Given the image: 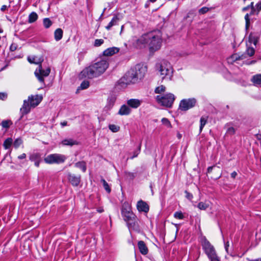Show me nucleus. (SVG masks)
Returning a JSON list of instances; mask_svg holds the SVG:
<instances>
[{
	"label": "nucleus",
	"mask_w": 261,
	"mask_h": 261,
	"mask_svg": "<svg viewBox=\"0 0 261 261\" xmlns=\"http://www.w3.org/2000/svg\"><path fill=\"white\" fill-rule=\"evenodd\" d=\"M161 44L162 34L159 31L144 34L136 41L138 47L142 48L148 45L151 51H155L159 49Z\"/></svg>",
	"instance_id": "1"
},
{
	"label": "nucleus",
	"mask_w": 261,
	"mask_h": 261,
	"mask_svg": "<svg viewBox=\"0 0 261 261\" xmlns=\"http://www.w3.org/2000/svg\"><path fill=\"white\" fill-rule=\"evenodd\" d=\"M109 67V63L106 60H101L83 69L81 73L82 78L93 79L103 74Z\"/></svg>",
	"instance_id": "2"
},
{
	"label": "nucleus",
	"mask_w": 261,
	"mask_h": 261,
	"mask_svg": "<svg viewBox=\"0 0 261 261\" xmlns=\"http://www.w3.org/2000/svg\"><path fill=\"white\" fill-rule=\"evenodd\" d=\"M158 74L162 80L170 81L173 74V68L167 61H163L157 65Z\"/></svg>",
	"instance_id": "3"
},
{
	"label": "nucleus",
	"mask_w": 261,
	"mask_h": 261,
	"mask_svg": "<svg viewBox=\"0 0 261 261\" xmlns=\"http://www.w3.org/2000/svg\"><path fill=\"white\" fill-rule=\"evenodd\" d=\"M43 97L41 95H35L29 96L28 100H24L23 105L20 110L23 114L28 113L32 108L37 106L42 101Z\"/></svg>",
	"instance_id": "4"
},
{
	"label": "nucleus",
	"mask_w": 261,
	"mask_h": 261,
	"mask_svg": "<svg viewBox=\"0 0 261 261\" xmlns=\"http://www.w3.org/2000/svg\"><path fill=\"white\" fill-rule=\"evenodd\" d=\"M121 214L129 227H134L136 224V218L131 210L130 205L127 202L122 205Z\"/></svg>",
	"instance_id": "5"
},
{
	"label": "nucleus",
	"mask_w": 261,
	"mask_h": 261,
	"mask_svg": "<svg viewBox=\"0 0 261 261\" xmlns=\"http://www.w3.org/2000/svg\"><path fill=\"white\" fill-rule=\"evenodd\" d=\"M201 244L203 249L211 261H220L214 247L205 238L202 239Z\"/></svg>",
	"instance_id": "6"
},
{
	"label": "nucleus",
	"mask_w": 261,
	"mask_h": 261,
	"mask_svg": "<svg viewBox=\"0 0 261 261\" xmlns=\"http://www.w3.org/2000/svg\"><path fill=\"white\" fill-rule=\"evenodd\" d=\"M155 98L156 101L161 105L171 107L174 101L175 97L172 93H167L164 95H158Z\"/></svg>",
	"instance_id": "7"
},
{
	"label": "nucleus",
	"mask_w": 261,
	"mask_h": 261,
	"mask_svg": "<svg viewBox=\"0 0 261 261\" xmlns=\"http://www.w3.org/2000/svg\"><path fill=\"white\" fill-rule=\"evenodd\" d=\"M120 82L122 86H127L135 84L138 82V80L135 75L134 71L131 68L120 79Z\"/></svg>",
	"instance_id": "8"
},
{
	"label": "nucleus",
	"mask_w": 261,
	"mask_h": 261,
	"mask_svg": "<svg viewBox=\"0 0 261 261\" xmlns=\"http://www.w3.org/2000/svg\"><path fill=\"white\" fill-rule=\"evenodd\" d=\"M66 157L61 154H51L44 158V161L47 164H60L64 162Z\"/></svg>",
	"instance_id": "9"
},
{
	"label": "nucleus",
	"mask_w": 261,
	"mask_h": 261,
	"mask_svg": "<svg viewBox=\"0 0 261 261\" xmlns=\"http://www.w3.org/2000/svg\"><path fill=\"white\" fill-rule=\"evenodd\" d=\"M50 72L49 67L43 69L41 65H39L35 71V75L40 82L44 84V78L47 77Z\"/></svg>",
	"instance_id": "10"
},
{
	"label": "nucleus",
	"mask_w": 261,
	"mask_h": 261,
	"mask_svg": "<svg viewBox=\"0 0 261 261\" xmlns=\"http://www.w3.org/2000/svg\"><path fill=\"white\" fill-rule=\"evenodd\" d=\"M196 102L195 98L184 99L180 101L179 108L181 111H186L194 107Z\"/></svg>",
	"instance_id": "11"
},
{
	"label": "nucleus",
	"mask_w": 261,
	"mask_h": 261,
	"mask_svg": "<svg viewBox=\"0 0 261 261\" xmlns=\"http://www.w3.org/2000/svg\"><path fill=\"white\" fill-rule=\"evenodd\" d=\"M132 69L134 71L135 75L138 81L144 77L147 71L146 67L141 64H138Z\"/></svg>",
	"instance_id": "12"
},
{
	"label": "nucleus",
	"mask_w": 261,
	"mask_h": 261,
	"mask_svg": "<svg viewBox=\"0 0 261 261\" xmlns=\"http://www.w3.org/2000/svg\"><path fill=\"white\" fill-rule=\"evenodd\" d=\"M249 8L251 9V12L250 14H246L245 15V21H246L245 28H246V31L248 30V28L249 27V24H250L249 16L251 15H253V14H255V8L253 6V2H252L251 3V4L250 5L248 6L247 7H244L243 9V11H247Z\"/></svg>",
	"instance_id": "13"
},
{
	"label": "nucleus",
	"mask_w": 261,
	"mask_h": 261,
	"mask_svg": "<svg viewBox=\"0 0 261 261\" xmlns=\"http://www.w3.org/2000/svg\"><path fill=\"white\" fill-rule=\"evenodd\" d=\"M258 40V36L254 33H250L248 39L246 41V45H251L252 44L255 46Z\"/></svg>",
	"instance_id": "14"
},
{
	"label": "nucleus",
	"mask_w": 261,
	"mask_h": 261,
	"mask_svg": "<svg viewBox=\"0 0 261 261\" xmlns=\"http://www.w3.org/2000/svg\"><path fill=\"white\" fill-rule=\"evenodd\" d=\"M137 208L140 212L147 213L149 211V207L146 202L140 200L137 203Z\"/></svg>",
	"instance_id": "15"
},
{
	"label": "nucleus",
	"mask_w": 261,
	"mask_h": 261,
	"mask_svg": "<svg viewBox=\"0 0 261 261\" xmlns=\"http://www.w3.org/2000/svg\"><path fill=\"white\" fill-rule=\"evenodd\" d=\"M141 103L142 100L138 99H130L127 101L128 106L134 109L138 108Z\"/></svg>",
	"instance_id": "16"
},
{
	"label": "nucleus",
	"mask_w": 261,
	"mask_h": 261,
	"mask_svg": "<svg viewBox=\"0 0 261 261\" xmlns=\"http://www.w3.org/2000/svg\"><path fill=\"white\" fill-rule=\"evenodd\" d=\"M61 144L63 146H70L77 145L79 143L77 141L71 138L65 139L62 141Z\"/></svg>",
	"instance_id": "17"
},
{
	"label": "nucleus",
	"mask_w": 261,
	"mask_h": 261,
	"mask_svg": "<svg viewBox=\"0 0 261 261\" xmlns=\"http://www.w3.org/2000/svg\"><path fill=\"white\" fill-rule=\"evenodd\" d=\"M138 246L139 251L141 254H142L143 255H146L148 253V248L143 241H139L138 243Z\"/></svg>",
	"instance_id": "18"
},
{
	"label": "nucleus",
	"mask_w": 261,
	"mask_h": 261,
	"mask_svg": "<svg viewBox=\"0 0 261 261\" xmlns=\"http://www.w3.org/2000/svg\"><path fill=\"white\" fill-rule=\"evenodd\" d=\"M119 48L116 47H110L106 49L103 52V54L106 56H111L116 53H118Z\"/></svg>",
	"instance_id": "19"
},
{
	"label": "nucleus",
	"mask_w": 261,
	"mask_h": 261,
	"mask_svg": "<svg viewBox=\"0 0 261 261\" xmlns=\"http://www.w3.org/2000/svg\"><path fill=\"white\" fill-rule=\"evenodd\" d=\"M69 180L71 184L74 186H77L81 181V176H75L74 175L70 174L69 175Z\"/></svg>",
	"instance_id": "20"
},
{
	"label": "nucleus",
	"mask_w": 261,
	"mask_h": 261,
	"mask_svg": "<svg viewBox=\"0 0 261 261\" xmlns=\"http://www.w3.org/2000/svg\"><path fill=\"white\" fill-rule=\"evenodd\" d=\"M212 203L211 201L208 200H205L204 201L200 202L198 205L197 207L200 210H206L207 208L210 207Z\"/></svg>",
	"instance_id": "21"
},
{
	"label": "nucleus",
	"mask_w": 261,
	"mask_h": 261,
	"mask_svg": "<svg viewBox=\"0 0 261 261\" xmlns=\"http://www.w3.org/2000/svg\"><path fill=\"white\" fill-rule=\"evenodd\" d=\"M28 60L30 63L36 64H40L43 60L42 57L37 56L29 57Z\"/></svg>",
	"instance_id": "22"
},
{
	"label": "nucleus",
	"mask_w": 261,
	"mask_h": 261,
	"mask_svg": "<svg viewBox=\"0 0 261 261\" xmlns=\"http://www.w3.org/2000/svg\"><path fill=\"white\" fill-rule=\"evenodd\" d=\"M130 112L131 110L128 106L126 105H123L119 109L118 114L120 115H127L130 114Z\"/></svg>",
	"instance_id": "23"
},
{
	"label": "nucleus",
	"mask_w": 261,
	"mask_h": 261,
	"mask_svg": "<svg viewBox=\"0 0 261 261\" xmlns=\"http://www.w3.org/2000/svg\"><path fill=\"white\" fill-rule=\"evenodd\" d=\"M214 169V170L218 172V174L217 175H216L215 176V178H219L221 177V170L220 169V168L219 167H216V166H212V167H209L208 168H207V173L210 174L212 172V170Z\"/></svg>",
	"instance_id": "24"
},
{
	"label": "nucleus",
	"mask_w": 261,
	"mask_h": 261,
	"mask_svg": "<svg viewBox=\"0 0 261 261\" xmlns=\"http://www.w3.org/2000/svg\"><path fill=\"white\" fill-rule=\"evenodd\" d=\"M119 21V17H118V16L116 15L111 20V21L109 22V23L108 24V25H107L106 27V29L107 30H110L111 29V28L115 25H116L117 24V23L118 22V21Z\"/></svg>",
	"instance_id": "25"
},
{
	"label": "nucleus",
	"mask_w": 261,
	"mask_h": 261,
	"mask_svg": "<svg viewBox=\"0 0 261 261\" xmlns=\"http://www.w3.org/2000/svg\"><path fill=\"white\" fill-rule=\"evenodd\" d=\"M246 58V56L245 54H235L232 55L231 57L230 58V60H231L232 61H237L238 60H243Z\"/></svg>",
	"instance_id": "26"
},
{
	"label": "nucleus",
	"mask_w": 261,
	"mask_h": 261,
	"mask_svg": "<svg viewBox=\"0 0 261 261\" xmlns=\"http://www.w3.org/2000/svg\"><path fill=\"white\" fill-rule=\"evenodd\" d=\"M251 81L255 85L261 86V74H259L254 75L252 77Z\"/></svg>",
	"instance_id": "27"
},
{
	"label": "nucleus",
	"mask_w": 261,
	"mask_h": 261,
	"mask_svg": "<svg viewBox=\"0 0 261 261\" xmlns=\"http://www.w3.org/2000/svg\"><path fill=\"white\" fill-rule=\"evenodd\" d=\"M55 39L56 41H59L63 37V31L61 29H57L54 33Z\"/></svg>",
	"instance_id": "28"
},
{
	"label": "nucleus",
	"mask_w": 261,
	"mask_h": 261,
	"mask_svg": "<svg viewBox=\"0 0 261 261\" xmlns=\"http://www.w3.org/2000/svg\"><path fill=\"white\" fill-rule=\"evenodd\" d=\"M90 86L89 82L88 81H84L82 82L80 86L77 88V91L87 89Z\"/></svg>",
	"instance_id": "29"
},
{
	"label": "nucleus",
	"mask_w": 261,
	"mask_h": 261,
	"mask_svg": "<svg viewBox=\"0 0 261 261\" xmlns=\"http://www.w3.org/2000/svg\"><path fill=\"white\" fill-rule=\"evenodd\" d=\"M38 15L36 12H32L29 16L28 22L30 23L36 21L38 19Z\"/></svg>",
	"instance_id": "30"
},
{
	"label": "nucleus",
	"mask_w": 261,
	"mask_h": 261,
	"mask_svg": "<svg viewBox=\"0 0 261 261\" xmlns=\"http://www.w3.org/2000/svg\"><path fill=\"white\" fill-rule=\"evenodd\" d=\"M247 48L246 50V54L249 56L251 57L254 55L255 53V49L253 47L251 46V45H246Z\"/></svg>",
	"instance_id": "31"
},
{
	"label": "nucleus",
	"mask_w": 261,
	"mask_h": 261,
	"mask_svg": "<svg viewBox=\"0 0 261 261\" xmlns=\"http://www.w3.org/2000/svg\"><path fill=\"white\" fill-rule=\"evenodd\" d=\"M207 121V118L206 117L202 116L201 117L200 120V127H199L200 132H201L202 131L203 127L206 124Z\"/></svg>",
	"instance_id": "32"
},
{
	"label": "nucleus",
	"mask_w": 261,
	"mask_h": 261,
	"mask_svg": "<svg viewBox=\"0 0 261 261\" xmlns=\"http://www.w3.org/2000/svg\"><path fill=\"white\" fill-rule=\"evenodd\" d=\"M12 124V122L10 120H3L1 123L2 127L6 129H8Z\"/></svg>",
	"instance_id": "33"
},
{
	"label": "nucleus",
	"mask_w": 261,
	"mask_h": 261,
	"mask_svg": "<svg viewBox=\"0 0 261 261\" xmlns=\"http://www.w3.org/2000/svg\"><path fill=\"white\" fill-rule=\"evenodd\" d=\"M13 142L12 138H9L7 139L4 142V147L6 149H8L11 145Z\"/></svg>",
	"instance_id": "34"
},
{
	"label": "nucleus",
	"mask_w": 261,
	"mask_h": 261,
	"mask_svg": "<svg viewBox=\"0 0 261 261\" xmlns=\"http://www.w3.org/2000/svg\"><path fill=\"white\" fill-rule=\"evenodd\" d=\"M75 166L82 170L83 172H85L86 170V166L85 162H79L75 164Z\"/></svg>",
	"instance_id": "35"
},
{
	"label": "nucleus",
	"mask_w": 261,
	"mask_h": 261,
	"mask_svg": "<svg viewBox=\"0 0 261 261\" xmlns=\"http://www.w3.org/2000/svg\"><path fill=\"white\" fill-rule=\"evenodd\" d=\"M43 25L45 28H49L52 25L51 21L48 18H45L43 21Z\"/></svg>",
	"instance_id": "36"
},
{
	"label": "nucleus",
	"mask_w": 261,
	"mask_h": 261,
	"mask_svg": "<svg viewBox=\"0 0 261 261\" xmlns=\"http://www.w3.org/2000/svg\"><path fill=\"white\" fill-rule=\"evenodd\" d=\"M166 90V87L163 85H161L158 87H156L155 89V92L156 93H162V92H164Z\"/></svg>",
	"instance_id": "37"
},
{
	"label": "nucleus",
	"mask_w": 261,
	"mask_h": 261,
	"mask_svg": "<svg viewBox=\"0 0 261 261\" xmlns=\"http://www.w3.org/2000/svg\"><path fill=\"white\" fill-rule=\"evenodd\" d=\"M101 182L102 183L103 186L106 190V191L108 193H110L111 192V188H110L107 182V181L104 179H101Z\"/></svg>",
	"instance_id": "38"
},
{
	"label": "nucleus",
	"mask_w": 261,
	"mask_h": 261,
	"mask_svg": "<svg viewBox=\"0 0 261 261\" xmlns=\"http://www.w3.org/2000/svg\"><path fill=\"white\" fill-rule=\"evenodd\" d=\"M109 129L114 133H116L119 131L120 127L115 124H110L109 125Z\"/></svg>",
	"instance_id": "39"
},
{
	"label": "nucleus",
	"mask_w": 261,
	"mask_h": 261,
	"mask_svg": "<svg viewBox=\"0 0 261 261\" xmlns=\"http://www.w3.org/2000/svg\"><path fill=\"white\" fill-rule=\"evenodd\" d=\"M104 43V40L102 39H96L94 42V46L95 47H98Z\"/></svg>",
	"instance_id": "40"
},
{
	"label": "nucleus",
	"mask_w": 261,
	"mask_h": 261,
	"mask_svg": "<svg viewBox=\"0 0 261 261\" xmlns=\"http://www.w3.org/2000/svg\"><path fill=\"white\" fill-rule=\"evenodd\" d=\"M162 123L165 125L167 127L169 128L171 127V125L169 121L168 120V119L164 118L162 119Z\"/></svg>",
	"instance_id": "41"
},
{
	"label": "nucleus",
	"mask_w": 261,
	"mask_h": 261,
	"mask_svg": "<svg viewBox=\"0 0 261 261\" xmlns=\"http://www.w3.org/2000/svg\"><path fill=\"white\" fill-rule=\"evenodd\" d=\"M174 217L178 219H182L184 218V215L181 212H176L174 214Z\"/></svg>",
	"instance_id": "42"
},
{
	"label": "nucleus",
	"mask_w": 261,
	"mask_h": 261,
	"mask_svg": "<svg viewBox=\"0 0 261 261\" xmlns=\"http://www.w3.org/2000/svg\"><path fill=\"white\" fill-rule=\"evenodd\" d=\"M22 143L20 139H17L15 140L13 145L15 148H18Z\"/></svg>",
	"instance_id": "43"
},
{
	"label": "nucleus",
	"mask_w": 261,
	"mask_h": 261,
	"mask_svg": "<svg viewBox=\"0 0 261 261\" xmlns=\"http://www.w3.org/2000/svg\"><path fill=\"white\" fill-rule=\"evenodd\" d=\"M236 132V129L233 127L229 126L227 129V133L230 135H233Z\"/></svg>",
	"instance_id": "44"
},
{
	"label": "nucleus",
	"mask_w": 261,
	"mask_h": 261,
	"mask_svg": "<svg viewBox=\"0 0 261 261\" xmlns=\"http://www.w3.org/2000/svg\"><path fill=\"white\" fill-rule=\"evenodd\" d=\"M210 9L207 7H204L199 10V13L201 14H203L209 11Z\"/></svg>",
	"instance_id": "45"
},
{
	"label": "nucleus",
	"mask_w": 261,
	"mask_h": 261,
	"mask_svg": "<svg viewBox=\"0 0 261 261\" xmlns=\"http://www.w3.org/2000/svg\"><path fill=\"white\" fill-rule=\"evenodd\" d=\"M255 13L256 14H258V12L260 11L261 10V2L260 3H258L257 4H256V8H255Z\"/></svg>",
	"instance_id": "46"
},
{
	"label": "nucleus",
	"mask_w": 261,
	"mask_h": 261,
	"mask_svg": "<svg viewBox=\"0 0 261 261\" xmlns=\"http://www.w3.org/2000/svg\"><path fill=\"white\" fill-rule=\"evenodd\" d=\"M186 195V197L187 199L189 200H191L193 198V195L191 193L188 192L187 191L185 192Z\"/></svg>",
	"instance_id": "47"
},
{
	"label": "nucleus",
	"mask_w": 261,
	"mask_h": 261,
	"mask_svg": "<svg viewBox=\"0 0 261 261\" xmlns=\"http://www.w3.org/2000/svg\"><path fill=\"white\" fill-rule=\"evenodd\" d=\"M7 97V94L5 93H0V99L4 100Z\"/></svg>",
	"instance_id": "48"
},
{
	"label": "nucleus",
	"mask_w": 261,
	"mask_h": 261,
	"mask_svg": "<svg viewBox=\"0 0 261 261\" xmlns=\"http://www.w3.org/2000/svg\"><path fill=\"white\" fill-rule=\"evenodd\" d=\"M18 158L19 159H25L26 158V154L25 153H22L21 155H20L19 156H18Z\"/></svg>",
	"instance_id": "49"
},
{
	"label": "nucleus",
	"mask_w": 261,
	"mask_h": 261,
	"mask_svg": "<svg viewBox=\"0 0 261 261\" xmlns=\"http://www.w3.org/2000/svg\"><path fill=\"white\" fill-rule=\"evenodd\" d=\"M237 175V173L236 171L233 172L231 174V177L233 178H234Z\"/></svg>",
	"instance_id": "50"
},
{
	"label": "nucleus",
	"mask_w": 261,
	"mask_h": 261,
	"mask_svg": "<svg viewBox=\"0 0 261 261\" xmlns=\"http://www.w3.org/2000/svg\"><path fill=\"white\" fill-rule=\"evenodd\" d=\"M109 100L111 102L112 105H113L115 101V98L114 97H111L109 99Z\"/></svg>",
	"instance_id": "51"
},
{
	"label": "nucleus",
	"mask_w": 261,
	"mask_h": 261,
	"mask_svg": "<svg viewBox=\"0 0 261 261\" xmlns=\"http://www.w3.org/2000/svg\"><path fill=\"white\" fill-rule=\"evenodd\" d=\"M7 7H8L6 5L2 6V7H1V11H5L7 9Z\"/></svg>",
	"instance_id": "52"
},
{
	"label": "nucleus",
	"mask_w": 261,
	"mask_h": 261,
	"mask_svg": "<svg viewBox=\"0 0 261 261\" xmlns=\"http://www.w3.org/2000/svg\"><path fill=\"white\" fill-rule=\"evenodd\" d=\"M228 247H229V244H228V242H227L225 244V249L227 252H228Z\"/></svg>",
	"instance_id": "53"
},
{
	"label": "nucleus",
	"mask_w": 261,
	"mask_h": 261,
	"mask_svg": "<svg viewBox=\"0 0 261 261\" xmlns=\"http://www.w3.org/2000/svg\"><path fill=\"white\" fill-rule=\"evenodd\" d=\"M248 260L249 261H261V258H257V259H248Z\"/></svg>",
	"instance_id": "54"
},
{
	"label": "nucleus",
	"mask_w": 261,
	"mask_h": 261,
	"mask_svg": "<svg viewBox=\"0 0 261 261\" xmlns=\"http://www.w3.org/2000/svg\"><path fill=\"white\" fill-rule=\"evenodd\" d=\"M255 63H256V61L255 60H252L250 62H249L248 64V65H250V64H254Z\"/></svg>",
	"instance_id": "55"
},
{
	"label": "nucleus",
	"mask_w": 261,
	"mask_h": 261,
	"mask_svg": "<svg viewBox=\"0 0 261 261\" xmlns=\"http://www.w3.org/2000/svg\"><path fill=\"white\" fill-rule=\"evenodd\" d=\"M35 165L36 166L38 167L39 165V163L38 162H35Z\"/></svg>",
	"instance_id": "56"
},
{
	"label": "nucleus",
	"mask_w": 261,
	"mask_h": 261,
	"mask_svg": "<svg viewBox=\"0 0 261 261\" xmlns=\"http://www.w3.org/2000/svg\"><path fill=\"white\" fill-rule=\"evenodd\" d=\"M124 28V25H122L121 26V32H120V34H121L122 32V30Z\"/></svg>",
	"instance_id": "57"
},
{
	"label": "nucleus",
	"mask_w": 261,
	"mask_h": 261,
	"mask_svg": "<svg viewBox=\"0 0 261 261\" xmlns=\"http://www.w3.org/2000/svg\"><path fill=\"white\" fill-rule=\"evenodd\" d=\"M63 126H65L66 125L67 123L66 122H64L61 123Z\"/></svg>",
	"instance_id": "58"
},
{
	"label": "nucleus",
	"mask_w": 261,
	"mask_h": 261,
	"mask_svg": "<svg viewBox=\"0 0 261 261\" xmlns=\"http://www.w3.org/2000/svg\"><path fill=\"white\" fill-rule=\"evenodd\" d=\"M149 1H150L151 2L153 3V2H155L156 0H149Z\"/></svg>",
	"instance_id": "59"
},
{
	"label": "nucleus",
	"mask_w": 261,
	"mask_h": 261,
	"mask_svg": "<svg viewBox=\"0 0 261 261\" xmlns=\"http://www.w3.org/2000/svg\"><path fill=\"white\" fill-rule=\"evenodd\" d=\"M98 211L99 212L101 213V212H103V210L100 209V210H98Z\"/></svg>",
	"instance_id": "60"
}]
</instances>
